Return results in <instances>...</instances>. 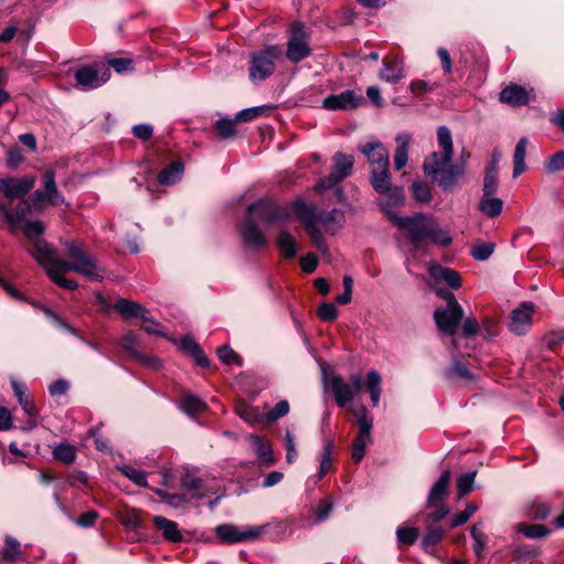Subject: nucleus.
<instances>
[{
    "instance_id": "15",
    "label": "nucleus",
    "mask_w": 564,
    "mask_h": 564,
    "mask_svg": "<svg viewBox=\"0 0 564 564\" xmlns=\"http://www.w3.org/2000/svg\"><path fill=\"white\" fill-rule=\"evenodd\" d=\"M261 532L262 528H249L241 531L232 524H221L216 528L217 536L227 543L253 540L258 538Z\"/></svg>"
},
{
    "instance_id": "28",
    "label": "nucleus",
    "mask_w": 564,
    "mask_h": 564,
    "mask_svg": "<svg viewBox=\"0 0 564 564\" xmlns=\"http://www.w3.org/2000/svg\"><path fill=\"white\" fill-rule=\"evenodd\" d=\"M345 223L344 213L339 209H333L328 213L318 215V224H322L328 232L335 234Z\"/></svg>"
},
{
    "instance_id": "32",
    "label": "nucleus",
    "mask_w": 564,
    "mask_h": 564,
    "mask_svg": "<svg viewBox=\"0 0 564 564\" xmlns=\"http://www.w3.org/2000/svg\"><path fill=\"white\" fill-rule=\"evenodd\" d=\"M52 455L55 460L65 465H70L75 462L77 452L75 446L63 442L54 447Z\"/></svg>"
},
{
    "instance_id": "34",
    "label": "nucleus",
    "mask_w": 564,
    "mask_h": 564,
    "mask_svg": "<svg viewBox=\"0 0 564 564\" xmlns=\"http://www.w3.org/2000/svg\"><path fill=\"white\" fill-rule=\"evenodd\" d=\"M12 388L14 391L15 397L18 398V401L20 405L22 406L23 411L30 416L34 417L37 415V409L34 402L26 398L25 391L26 388L23 384H19L17 381L12 382Z\"/></svg>"
},
{
    "instance_id": "42",
    "label": "nucleus",
    "mask_w": 564,
    "mask_h": 564,
    "mask_svg": "<svg viewBox=\"0 0 564 564\" xmlns=\"http://www.w3.org/2000/svg\"><path fill=\"white\" fill-rule=\"evenodd\" d=\"M333 443L328 441L323 449L321 463H319V470H318V478L322 479L327 473H329L333 469Z\"/></svg>"
},
{
    "instance_id": "12",
    "label": "nucleus",
    "mask_w": 564,
    "mask_h": 564,
    "mask_svg": "<svg viewBox=\"0 0 564 564\" xmlns=\"http://www.w3.org/2000/svg\"><path fill=\"white\" fill-rule=\"evenodd\" d=\"M110 70L108 67L98 69L96 66H83L74 73L76 86L83 90L97 89L107 83L110 78Z\"/></svg>"
},
{
    "instance_id": "22",
    "label": "nucleus",
    "mask_w": 564,
    "mask_h": 564,
    "mask_svg": "<svg viewBox=\"0 0 564 564\" xmlns=\"http://www.w3.org/2000/svg\"><path fill=\"white\" fill-rule=\"evenodd\" d=\"M500 101L512 107L524 106L530 101V93L520 85L511 84L500 91Z\"/></svg>"
},
{
    "instance_id": "8",
    "label": "nucleus",
    "mask_w": 564,
    "mask_h": 564,
    "mask_svg": "<svg viewBox=\"0 0 564 564\" xmlns=\"http://www.w3.org/2000/svg\"><path fill=\"white\" fill-rule=\"evenodd\" d=\"M333 166L328 176L321 178L315 191L321 193L326 189L336 187L341 181L347 178L354 169V158L343 152H336L332 159Z\"/></svg>"
},
{
    "instance_id": "48",
    "label": "nucleus",
    "mask_w": 564,
    "mask_h": 564,
    "mask_svg": "<svg viewBox=\"0 0 564 564\" xmlns=\"http://www.w3.org/2000/svg\"><path fill=\"white\" fill-rule=\"evenodd\" d=\"M495 247L492 242H481L473 247L470 254L475 260L486 261L494 253Z\"/></svg>"
},
{
    "instance_id": "50",
    "label": "nucleus",
    "mask_w": 564,
    "mask_h": 564,
    "mask_svg": "<svg viewBox=\"0 0 564 564\" xmlns=\"http://www.w3.org/2000/svg\"><path fill=\"white\" fill-rule=\"evenodd\" d=\"M306 232L310 236V239L312 243L321 252H327L328 247L325 241V238L322 234V231L318 229L317 225L311 226L308 228H305Z\"/></svg>"
},
{
    "instance_id": "23",
    "label": "nucleus",
    "mask_w": 564,
    "mask_h": 564,
    "mask_svg": "<svg viewBox=\"0 0 564 564\" xmlns=\"http://www.w3.org/2000/svg\"><path fill=\"white\" fill-rule=\"evenodd\" d=\"M330 389L339 408H345L357 395L354 388L339 376L332 378Z\"/></svg>"
},
{
    "instance_id": "2",
    "label": "nucleus",
    "mask_w": 564,
    "mask_h": 564,
    "mask_svg": "<svg viewBox=\"0 0 564 564\" xmlns=\"http://www.w3.org/2000/svg\"><path fill=\"white\" fill-rule=\"evenodd\" d=\"M437 143L442 152H433L423 163V171L443 191L451 192L459 177L465 174V163L451 164L453 159V140L449 129H437Z\"/></svg>"
},
{
    "instance_id": "5",
    "label": "nucleus",
    "mask_w": 564,
    "mask_h": 564,
    "mask_svg": "<svg viewBox=\"0 0 564 564\" xmlns=\"http://www.w3.org/2000/svg\"><path fill=\"white\" fill-rule=\"evenodd\" d=\"M394 225L401 229L406 239L412 243L415 249H419L421 243L427 240V230L431 219L424 214H416L411 217H399L389 210L386 213Z\"/></svg>"
},
{
    "instance_id": "26",
    "label": "nucleus",
    "mask_w": 564,
    "mask_h": 564,
    "mask_svg": "<svg viewBox=\"0 0 564 564\" xmlns=\"http://www.w3.org/2000/svg\"><path fill=\"white\" fill-rule=\"evenodd\" d=\"M294 213L296 218L304 226V228H308L311 226L318 224L319 214H316L315 207L313 205L306 204L302 199H297L294 203Z\"/></svg>"
},
{
    "instance_id": "1",
    "label": "nucleus",
    "mask_w": 564,
    "mask_h": 564,
    "mask_svg": "<svg viewBox=\"0 0 564 564\" xmlns=\"http://www.w3.org/2000/svg\"><path fill=\"white\" fill-rule=\"evenodd\" d=\"M24 236L30 240L31 254L45 269L51 280L61 288L75 290L77 283L64 276L68 271L78 272L91 280L102 278L93 259L75 241L65 242L66 253L70 261L57 257L55 250L42 239L44 225L42 221H29L22 226Z\"/></svg>"
},
{
    "instance_id": "36",
    "label": "nucleus",
    "mask_w": 564,
    "mask_h": 564,
    "mask_svg": "<svg viewBox=\"0 0 564 564\" xmlns=\"http://www.w3.org/2000/svg\"><path fill=\"white\" fill-rule=\"evenodd\" d=\"M381 376L376 370L369 371L367 375L366 387L370 393L371 402L373 406L379 404L381 395Z\"/></svg>"
},
{
    "instance_id": "56",
    "label": "nucleus",
    "mask_w": 564,
    "mask_h": 564,
    "mask_svg": "<svg viewBox=\"0 0 564 564\" xmlns=\"http://www.w3.org/2000/svg\"><path fill=\"white\" fill-rule=\"evenodd\" d=\"M338 315L337 307L333 303H322L317 310V316L324 322H333Z\"/></svg>"
},
{
    "instance_id": "52",
    "label": "nucleus",
    "mask_w": 564,
    "mask_h": 564,
    "mask_svg": "<svg viewBox=\"0 0 564 564\" xmlns=\"http://www.w3.org/2000/svg\"><path fill=\"white\" fill-rule=\"evenodd\" d=\"M20 554V543L12 539L7 538L6 545L2 550V557L7 562H14Z\"/></svg>"
},
{
    "instance_id": "62",
    "label": "nucleus",
    "mask_w": 564,
    "mask_h": 564,
    "mask_svg": "<svg viewBox=\"0 0 564 564\" xmlns=\"http://www.w3.org/2000/svg\"><path fill=\"white\" fill-rule=\"evenodd\" d=\"M435 88H437L436 84H430L429 82L422 79L413 80L410 84V90L415 96H422L423 94L432 91Z\"/></svg>"
},
{
    "instance_id": "37",
    "label": "nucleus",
    "mask_w": 564,
    "mask_h": 564,
    "mask_svg": "<svg viewBox=\"0 0 564 564\" xmlns=\"http://www.w3.org/2000/svg\"><path fill=\"white\" fill-rule=\"evenodd\" d=\"M183 171V165L180 162H173L170 166L163 169L158 175V182L161 185H172L174 184L180 174Z\"/></svg>"
},
{
    "instance_id": "44",
    "label": "nucleus",
    "mask_w": 564,
    "mask_h": 564,
    "mask_svg": "<svg viewBox=\"0 0 564 564\" xmlns=\"http://www.w3.org/2000/svg\"><path fill=\"white\" fill-rule=\"evenodd\" d=\"M121 524L129 530H138L141 528V517L138 510L129 509L123 511L119 518Z\"/></svg>"
},
{
    "instance_id": "10",
    "label": "nucleus",
    "mask_w": 564,
    "mask_h": 564,
    "mask_svg": "<svg viewBox=\"0 0 564 564\" xmlns=\"http://www.w3.org/2000/svg\"><path fill=\"white\" fill-rule=\"evenodd\" d=\"M354 415L357 419L359 431L352 443L351 456L355 463H359L365 457L366 446L371 442L373 419L364 405L355 409Z\"/></svg>"
},
{
    "instance_id": "33",
    "label": "nucleus",
    "mask_w": 564,
    "mask_h": 564,
    "mask_svg": "<svg viewBox=\"0 0 564 564\" xmlns=\"http://www.w3.org/2000/svg\"><path fill=\"white\" fill-rule=\"evenodd\" d=\"M503 207V202L492 196L482 195L479 202V210L484 213L487 217L494 218L501 214Z\"/></svg>"
},
{
    "instance_id": "61",
    "label": "nucleus",
    "mask_w": 564,
    "mask_h": 564,
    "mask_svg": "<svg viewBox=\"0 0 564 564\" xmlns=\"http://www.w3.org/2000/svg\"><path fill=\"white\" fill-rule=\"evenodd\" d=\"M444 530L441 527L430 528L423 539L425 546H434L440 543L444 538Z\"/></svg>"
},
{
    "instance_id": "21",
    "label": "nucleus",
    "mask_w": 564,
    "mask_h": 564,
    "mask_svg": "<svg viewBox=\"0 0 564 564\" xmlns=\"http://www.w3.org/2000/svg\"><path fill=\"white\" fill-rule=\"evenodd\" d=\"M429 274L436 282L443 281L454 290L459 289L462 285L460 276L457 271L449 268H444L436 262L430 263Z\"/></svg>"
},
{
    "instance_id": "7",
    "label": "nucleus",
    "mask_w": 564,
    "mask_h": 564,
    "mask_svg": "<svg viewBox=\"0 0 564 564\" xmlns=\"http://www.w3.org/2000/svg\"><path fill=\"white\" fill-rule=\"evenodd\" d=\"M312 54L310 46V34L305 26L301 22H294L291 24L286 44V58L297 64L301 61L307 58Z\"/></svg>"
},
{
    "instance_id": "35",
    "label": "nucleus",
    "mask_w": 564,
    "mask_h": 564,
    "mask_svg": "<svg viewBox=\"0 0 564 564\" xmlns=\"http://www.w3.org/2000/svg\"><path fill=\"white\" fill-rule=\"evenodd\" d=\"M181 408L188 415H195L204 412L206 404L197 395L186 392L181 399Z\"/></svg>"
},
{
    "instance_id": "60",
    "label": "nucleus",
    "mask_w": 564,
    "mask_h": 564,
    "mask_svg": "<svg viewBox=\"0 0 564 564\" xmlns=\"http://www.w3.org/2000/svg\"><path fill=\"white\" fill-rule=\"evenodd\" d=\"M290 411V405L286 400L279 401L267 414L269 421H276L285 416Z\"/></svg>"
},
{
    "instance_id": "49",
    "label": "nucleus",
    "mask_w": 564,
    "mask_h": 564,
    "mask_svg": "<svg viewBox=\"0 0 564 564\" xmlns=\"http://www.w3.org/2000/svg\"><path fill=\"white\" fill-rule=\"evenodd\" d=\"M107 65L112 67L117 73H124L133 68V61L129 57H106Z\"/></svg>"
},
{
    "instance_id": "20",
    "label": "nucleus",
    "mask_w": 564,
    "mask_h": 564,
    "mask_svg": "<svg viewBox=\"0 0 564 564\" xmlns=\"http://www.w3.org/2000/svg\"><path fill=\"white\" fill-rule=\"evenodd\" d=\"M358 150L367 156L370 164V170L380 165H389V151L381 142H368L359 145Z\"/></svg>"
},
{
    "instance_id": "39",
    "label": "nucleus",
    "mask_w": 564,
    "mask_h": 564,
    "mask_svg": "<svg viewBox=\"0 0 564 564\" xmlns=\"http://www.w3.org/2000/svg\"><path fill=\"white\" fill-rule=\"evenodd\" d=\"M135 345H137V338L133 333H128L123 335L121 338V346L127 351L131 352L135 358H138L143 364L153 365L155 366L158 364V360H152L147 357L141 356L135 351Z\"/></svg>"
},
{
    "instance_id": "53",
    "label": "nucleus",
    "mask_w": 564,
    "mask_h": 564,
    "mask_svg": "<svg viewBox=\"0 0 564 564\" xmlns=\"http://www.w3.org/2000/svg\"><path fill=\"white\" fill-rule=\"evenodd\" d=\"M476 511L477 506L473 502H468L463 511L453 517L451 525L455 528L466 523Z\"/></svg>"
},
{
    "instance_id": "57",
    "label": "nucleus",
    "mask_w": 564,
    "mask_h": 564,
    "mask_svg": "<svg viewBox=\"0 0 564 564\" xmlns=\"http://www.w3.org/2000/svg\"><path fill=\"white\" fill-rule=\"evenodd\" d=\"M452 376H457L466 381H471L474 379L469 369L458 360H455L452 368L447 371V377L449 378Z\"/></svg>"
},
{
    "instance_id": "24",
    "label": "nucleus",
    "mask_w": 564,
    "mask_h": 564,
    "mask_svg": "<svg viewBox=\"0 0 564 564\" xmlns=\"http://www.w3.org/2000/svg\"><path fill=\"white\" fill-rule=\"evenodd\" d=\"M451 482V471L444 470L437 481L431 488L427 505L430 507L436 506L441 501H443L448 495V487Z\"/></svg>"
},
{
    "instance_id": "17",
    "label": "nucleus",
    "mask_w": 564,
    "mask_h": 564,
    "mask_svg": "<svg viewBox=\"0 0 564 564\" xmlns=\"http://www.w3.org/2000/svg\"><path fill=\"white\" fill-rule=\"evenodd\" d=\"M239 232L245 245L252 250H258L267 243L263 232L257 226L254 219L248 214L239 226Z\"/></svg>"
},
{
    "instance_id": "9",
    "label": "nucleus",
    "mask_w": 564,
    "mask_h": 564,
    "mask_svg": "<svg viewBox=\"0 0 564 564\" xmlns=\"http://www.w3.org/2000/svg\"><path fill=\"white\" fill-rule=\"evenodd\" d=\"M113 308L121 314L124 318L139 317L143 321L142 329L152 335L165 336L163 332L160 330V324L153 319L150 315V311L139 304L138 302L130 301L127 299H119Z\"/></svg>"
},
{
    "instance_id": "14",
    "label": "nucleus",
    "mask_w": 564,
    "mask_h": 564,
    "mask_svg": "<svg viewBox=\"0 0 564 564\" xmlns=\"http://www.w3.org/2000/svg\"><path fill=\"white\" fill-rule=\"evenodd\" d=\"M362 101L364 98L360 94L348 89L324 98L323 107L328 110H352L359 107Z\"/></svg>"
},
{
    "instance_id": "54",
    "label": "nucleus",
    "mask_w": 564,
    "mask_h": 564,
    "mask_svg": "<svg viewBox=\"0 0 564 564\" xmlns=\"http://www.w3.org/2000/svg\"><path fill=\"white\" fill-rule=\"evenodd\" d=\"M417 529L401 527L397 530V538L399 543L404 545H412L417 540Z\"/></svg>"
},
{
    "instance_id": "3",
    "label": "nucleus",
    "mask_w": 564,
    "mask_h": 564,
    "mask_svg": "<svg viewBox=\"0 0 564 564\" xmlns=\"http://www.w3.org/2000/svg\"><path fill=\"white\" fill-rule=\"evenodd\" d=\"M34 184L35 177L32 175L0 178V192L11 203L19 199L14 209L0 202V214L10 225L20 223L30 212L31 206L23 197L33 188Z\"/></svg>"
},
{
    "instance_id": "27",
    "label": "nucleus",
    "mask_w": 564,
    "mask_h": 564,
    "mask_svg": "<svg viewBox=\"0 0 564 564\" xmlns=\"http://www.w3.org/2000/svg\"><path fill=\"white\" fill-rule=\"evenodd\" d=\"M249 440L258 459L265 465H272L274 460L270 443L259 435H250Z\"/></svg>"
},
{
    "instance_id": "31",
    "label": "nucleus",
    "mask_w": 564,
    "mask_h": 564,
    "mask_svg": "<svg viewBox=\"0 0 564 564\" xmlns=\"http://www.w3.org/2000/svg\"><path fill=\"white\" fill-rule=\"evenodd\" d=\"M276 246L280 249L281 256L291 259L296 254V241L294 237L286 230H281L276 236Z\"/></svg>"
},
{
    "instance_id": "64",
    "label": "nucleus",
    "mask_w": 564,
    "mask_h": 564,
    "mask_svg": "<svg viewBox=\"0 0 564 564\" xmlns=\"http://www.w3.org/2000/svg\"><path fill=\"white\" fill-rule=\"evenodd\" d=\"M332 509H333V502L330 501V499H325V500L321 501L314 509L316 520L323 521V520L327 519Z\"/></svg>"
},
{
    "instance_id": "51",
    "label": "nucleus",
    "mask_w": 564,
    "mask_h": 564,
    "mask_svg": "<svg viewBox=\"0 0 564 564\" xmlns=\"http://www.w3.org/2000/svg\"><path fill=\"white\" fill-rule=\"evenodd\" d=\"M544 167L549 173L564 170V151H558L549 156L544 162Z\"/></svg>"
},
{
    "instance_id": "38",
    "label": "nucleus",
    "mask_w": 564,
    "mask_h": 564,
    "mask_svg": "<svg viewBox=\"0 0 564 564\" xmlns=\"http://www.w3.org/2000/svg\"><path fill=\"white\" fill-rule=\"evenodd\" d=\"M427 240L432 241L435 245L447 247L452 243V238L443 231L436 223L432 219L430 221L429 230H427Z\"/></svg>"
},
{
    "instance_id": "30",
    "label": "nucleus",
    "mask_w": 564,
    "mask_h": 564,
    "mask_svg": "<svg viewBox=\"0 0 564 564\" xmlns=\"http://www.w3.org/2000/svg\"><path fill=\"white\" fill-rule=\"evenodd\" d=\"M527 145L528 140L525 138H521L516 144L514 153H513V177L520 176L525 172V155H527Z\"/></svg>"
},
{
    "instance_id": "4",
    "label": "nucleus",
    "mask_w": 564,
    "mask_h": 564,
    "mask_svg": "<svg viewBox=\"0 0 564 564\" xmlns=\"http://www.w3.org/2000/svg\"><path fill=\"white\" fill-rule=\"evenodd\" d=\"M370 184L372 188L384 198L379 204L384 213L402 205L404 200L403 188L391 183L389 165L376 166L370 170Z\"/></svg>"
},
{
    "instance_id": "40",
    "label": "nucleus",
    "mask_w": 564,
    "mask_h": 564,
    "mask_svg": "<svg viewBox=\"0 0 564 564\" xmlns=\"http://www.w3.org/2000/svg\"><path fill=\"white\" fill-rule=\"evenodd\" d=\"M118 469L127 478L132 480L135 485H138L140 487H147L148 486L147 474L143 470H141L139 468H135V467H133L131 465H122V466L118 467Z\"/></svg>"
},
{
    "instance_id": "13",
    "label": "nucleus",
    "mask_w": 564,
    "mask_h": 564,
    "mask_svg": "<svg viewBox=\"0 0 564 564\" xmlns=\"http://www.w3.org/2000/svg\"><path fill=\"white\" fill-rule=\"evenodd\" d=\"M463 317L464 310L460 305L446 306L434 312V319L438 329L449 336L456 334Z\"/></svg>"
},
{
    "instance_id": "16",
    "label": "nucleus",
    "mask_w": 564,
    "mask_h": 564,
    "mask_svg": "<svg viewBox=\"0 0 564 564\" xmlns=\"http://www.w3.org/2000/svg\"><path fill=\"white\" fill-rule=\"evenodd\" d=\"M43 189L34 192L39 200H45L48 204L56 206L64 203V196L59 193L55 183V172L52 169L46 170L42 175Z\"/></svg>"
},
{
    "instance_id": "58",
    "label": "nucleus",
    "mask_w": 564,
    "mask_h": 564,
    "mask_svg": "<svg viewBox=\"0 0 564 564\" xmlns=\"http://www.w3.org/2000/svg\"><path fill=\"white\" fill-rule=\"evenodd\" d=\"M344 292L336 297L340 305H346L351 302L354 280L350 275H345L343 279Z\"/></svg>"
},
{
    "instance_id": "63",
    "label": "nucleus",
    "mask_w": 564,
    "mask_h": 564,
    "mask_svg": "<svg viewBox=\"0 0 564 564\" xmlns=\"http://www.w3.org/2000/svg\"><path fill=\"white\" fill-rule=\"evenodd\" d=\"M285 448H286V456H285L286 462L289 464L294 463L297 457V451H296V446H295V438L290 431H286V434H285Z\"/></svg>"
},
{
    "instance_id": "29",
    "label": "nucleus",
    "mask_w": 564,
    "mask_h": 564,
    "mask_svg": "<svg viewBox=\"0 0 564 564\" xmlns=\"http://www.w3.org/2000/svg\"><path fill=\"white\" fill-rule=\"evenodd\" d=\"M397 149L394 152V167L397 171L402 170L408 163V151L410 145V137L408 134H399L395 138Z\"/></svg>"
},
{
    "instance_id": "25",
    "label": "nucleus",
    "mask_w": 564,
    "mask_h": 564,
    "mask_svg": "<svg viewBox=\"0 0 564 564\" xmlns=\"http://www.w3.org/2000/svg\"><path fill=\"white\" fill-rule=\"evenodd\" d=\"M153 523L155 528L161 531L163 538L170 542H181L183 534L178 530L176 522L169 520L162 516H154Z\"/></svg>"
},
{
    "instance_id": "11",
    "label": "nucleus",
    "mask_w": 564,
    "mask_h": 564,
    "mask_svg": "<svg viewBox=\"0 0 564 564\" xmlns=\"http://www.w3.org/2000/svg\"><path fill=\"white\" fill-rule=\"evenodd\" d=\"M248 215H256L260 221L272 225L285 223L290 218L286 208L271 199H260L248 207Z\"/></svg>"
},
{
    "instance_id": "19",
    "label": "nucleus",
    "mask_w": 564,
    "mask_h": 564,
    "mask_svg": "<svg viewBox=\"0 0 564 564\" xmlns=\"http://www.w3.org/2000/svg\"><path fill=\"white\" fill-rule=\"evenodd\" d=\"M379 78L389 84H398L405 77L404 63L398 56H386L382 59V68L378 74Z\"/></svg>"
},
{
    "instance_id": "47",
    "label": "nucleus",
    "mask_w": 564,
    "mask_h": 564,
    "mask_svg": "<svg viewBox=\"0 0 564 564\" xmlns=\"http://www.w3.org/2000/svg\"><path fill=\"white\" fill-rule=\"evenodd\" d=\"M218 358L226 365L242 366V358L229 346H221L217 349Z\"/></svg>"
},
{
    "instance_id": "45",
    "label": "nucleus",
    "mask_w": 564,
    "mask_h": 564,
    "mask_svg": "<svg viewBox=\"0 0 564 564\" xmlns=\"http://www.w3.org/2000/svg\"><path fill=\"white\" fill-rule=\"evenodd\" d=\"M412 194L420 203H429L432 199L431 186L424 181H417L412 184Z\"/></svg>"
},
{
    "instance_id": "41",
    "label": "nucleus",
    "mask_w": 564,
    "mask_h": 564,
    "mask_svg": "<svg viewBox=\"0 0 564 564\" xmlns=\"http://www.w3.org/2000/svg\"><path fill=\"white\" fill-rule=\"evenodd\" d=\"M518 531L530 539H540L550 534V530L543 524L520 523L518 525Z\"/></svg>"
},
{
    "instance_id": "43",
    "label": "nucleus",
    "mask_w": 564,
    "mask_h": 564,
    "mask_svg": "<svg viewBox=\"0 0 564 564\" xmlns=\"http://www.w3.org/2000/svg\"><path fill=\"white\" fill-rule=\"evenodd\" d=\"M182 486L191 491L196 498L205 497L203 480L192 475H185L182 478Z\"/></svg>"
},
{
    "instance_id": "6",
    "label": "nucleus",
    "mask_w": 564,
    "mask_h": 564,
    "mask_svg": "<svg viewBox=\"0 0 564 564\" xmlns=\"http://www.w3.org/2000/svg\"><path fill=\"white\" fill-rule=\"evenodd\" d=\"M282 54L279 45H270L254 52L250 57L249 76L252 82H262L270 77L275 69V62Z\"/></svg>"
},
{
    "instance_id": "59",
    "label": "nucleus",
    "mask_w": 564,
    "mask_h": 564,
    "mask_svg": "<svg viewBox=\"0 0 564 564\" xmlns=\"http://www.w3.org/2000/svg\"><path fill=\"white\" fill-rule=\"evenodd\" d=\"M470 534H471L473 540L475 541L474 551H475L477 557H481L482 551L486 545L487 536L476 525H474L471 528Z\"/></svg>"
},
{
    "instance_id": "55",
    "label": "nucleus",
    "mask_w": 564,
    "mask_h": 564,
    "mask_svg": "<svg viewBox=\"0 0 564 564\" xmlns=\"http://www.w3.org/2000/svg\"><path fill=\"white\" fill-rule=\"evenodd\" d=\"M476 471L466 473L457 478V490L460 496H464L473 490Z\"/></svg>"
},
{
    "instance_id": "18",
    "label": "nucleus",
    "mask_w": 564,
    "mask_h": 564,
    "mask_svg": "<svg viewBox=\"0 0 564 564\" xmlns=\"http://www.w3.org/2000/svg\"><path fill=\"white\" fill-rule=\"evenodd\" d=\"M533 304L522 303L518 308L513 310L509 318V329L517 334H525L532 325Z\"/></svg>"
},
{
    "instance_id": "46",
    "label": "nucleus",
    "mask_w": 564,
    "mask_h": 564,
    "mask_svg": "<svg viewBox=\"0 0 564 564\" xmlns=\"http://www.w3.org/2000/svg\"><path fill=\"white\" fill-rule=\"evenodd\" d=\"M236 118L234 120L223 118L216 121L215 129L219 137L223 139H228L236 134Z\"/></svg>"
}]
</instances>
